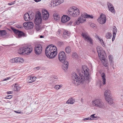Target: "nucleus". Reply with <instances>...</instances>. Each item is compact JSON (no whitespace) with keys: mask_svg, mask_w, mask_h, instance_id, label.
Instances as JSON below:
<instances>
[{"mask_svg":"<svg viewBox=\"0 0 123 123\" xmlns=\"http://www.w3.org/2000/svg\"><path fill=\"white\" fill-rule=\"evenodd\" d=\"M11 29L13 32L18 36V37L20 38L25 36V34L22 31L17 30L13 28L12 27Z\"/></svg>","mask_w":123,"mask_h":123,"instance_id":"11","label":"nucleus"},{"mask_svg":"<svg viewBox=\"0 0 123 123\" xmlns=\"http://www.w3.org/2000/svg\"><path fill=\"white\" fill-rule=\"evenodd\" d=\"M97 50L99 58L100 59L102 64L105 67L108 66L109 65L108 61L105 59V52L103 50L102 48L99 46L97 47Z\"/></svg>","mask_w":123,"mask_h":123,"instance_id":"3","label":"nucleus"},{"mask_svg":"<svg viewBox=\"0 0 123 123\" xmlns=\"http://www.w3.org/2000/svg\"><path fill=\"white\" fill-rule=\"evenodd\" d=\"M97 37L101 42H102L103 41V40L102 39H101L100 38H99L98 36H97Z\"/></svg>","mask_w":123,"mask_h":123,"instance_id":"51","label":"nucleus"},{"mask_svg":"<svg viewBox=\"0 0 123 123\" xmlns=\"http://www.w3.org/2000/svg\"><path fill=\"white\" fill-rule=\"evenodd\" d=\"M12 3H12H8V5H13V4H14L13 3Z\"/></svg>","mask_w":123,"mask_h":123,"instance_id":"55","label":"nucleus"},{"mask_svg":"<svg viewBox=\"0 0 123 123\" xmlns=\"http://www.w3.org/2000/svg\"><path fill=\"white\" fill-rule=\"evenodd\" d=\"M101 76L103 81L102 82V81H101L100 82L99 84L100 87H101V86H103V85H104L106 84L105 79V76L104 73H102L101 74Z\"/></svg>","mask_w":123,"mask_h":123,"instance_id":"15","label":"nucleus"},{"mask_svg":"<svg viewBox=\"0 0 123 123\" xmlns=\"http://www.w3.org/2000/svg\"><path fill=\"white\" fill-rule=\"evenodd\" d=\"M101 44L103 47H104L105 46V45L104 44V43L103 41L102 42H101Z\"/></svg>","mask_w":123,"mask_h":123,"instance_id":"53","label":"nucleus"},{"mask_svg":"<svg viewBox=\"0 0 123 123\" xmlns=\"http://www.w3.org/2000/svg\"><path fill=\"white\" fill-rule=\"evenodd\" d=\"M16 62L18 63H22L24 61L23 59L21 57H16Z\"/></svg>","mask_w":123,"mask_h":123,"instance_id":"29","label":"nucleus"},{"mask_svg":"<svg viewBox=\"0 0 123 123\" xmlns=\"http://www.w3.org/2000/svg\"><path fill=\"white\" fill-rule=\"evenodd\" d=\"M58 44L59 45H61L63 44V42H59L58 43Z\"/></svg>","mask_w":123,"mask_h":123,"instance_id":"48","label":"nucleus"},{"mask_svg":"<svg viewBox=\"0 0 123 123\" xmlns=\"http://www.w3.org/2000/svg\"><path fill=\"white\" fill-rule=\"evenodd\" d=\"M36 29L37 31H39L41 29L40 26L39 25H36Z\"/></svg>","mask_w":123,"mask_h":123,"instance_id":"34","label":"nucleus"},{"mask_svg":"<svg viewBox=\"0 0 123 123\" xmlns=\"http://www.w3.org/2000/svg\"><path fill=\"white\" fill-rule=\"evenodd\" d=\"M43 37V36H42V35H41L40 36V38H43V37Z\"/></svg>","mask_w":123,"mask_h":123,"instance_id":"58","label":"nucleus"},{"mask_svg":"<svg viewBox=\"0 0 123 123\" xmlns=\"http://www.w3.org/2000/svg\"><path fill=\"white\" fill-rule=\"evenodd\" d=\"M10 79H11V78L10 77L7 78L6 79H4V80H3V81H5L7 80Z\"/></svg>","mask_w":123,"mask_h":123,"instance_id":"50","label":"nucleus"},{"mask_svg":"<svg viewBox=\"0 0 123 123\" xmlns=\"http://www.w3.org/2000/svg\"><path fill=\"white\" fill-rule=\"evenodd\" d=\"M110 66L112 67L113 68V69H114V62L113 61H111V62H110Z\"/></svg>","mask_w":123,"mask_h":123,"instance_id":"42","label":"nucleus"},{"mask_svg":"<svg viewBox=\"0 0 123 123\" xmlns=\"http://www.w3.org/2000/svg\"><path fill=\"white\" fill-rule=\"evenodd\" d=\"M70 20V18L67 15H63L61 18V21L62 23H65Z\"/></svg>","mask_w":123,"mask_h":123,"instance_id":"16","label":"nucleus"},{"mask_svg":"<svg viewBox=\"0 0 123 123\" xmlns=\"http://www.w3.org/2000/svg\"><path fill=\"white\" fill-rule=\"evenodd\" d=\"M70 35V33L68 31L65 30L64 31L63 33V37H64L65 35H66L67 36H69Z\"/></svg>","mask_w":123,"mask_h":123,"instance_id":"30","label":"nucleus"},{"mask_svg":"<svg viewBox=\"0 0 123 123\" xmlns=\"http://www.w3.org/2000/svg\"><path fill=\"white\" fill-rule=\"evenodd\" d=\"M58 2H59V3H60V4L62 3L64 1L63 0H57Z\"/></svg>","mask_w":123,"mask_h":123,"instance_id":"49","label":"nucleus"},{"mask_svg":"<svg viewBox=\"0 0 123 123\" xmlns=\"http://www.w3.org/2000/svg\"><path fill=\"white\" fill-rule=\"evenodd\" d=\"M74 22L72 21H70L68 23H67L66 24L67 25L70 26L71 25L73 26V25L72 24V23Z\"/></svg>","mask_w":123,"mask_h":123,"instance_id":"35","label":"nucleus"},{"mask_svg":"<svg viewBox=\"0 0 123 123\" xmlns=\"http://www.w3.org/2000/svg\"><path fill=\"white\" fill-rule=\"evenodd\" d=\"M61 31L60 30H59L57 31V34H59L60 33V32Z\"/></svg>","mask_w":123,"mask_h":123,"instance_id":"56","label":"nucleus"},{"mask_svg":"<svg viewBox=\"0 0 123 123\" xmlns=\"http://www.w3.org/2000/svg\"><path fill=\"white\" fill-rule=\"evenodd\" d=\"M58 59L61 62H63L66 59L65 53L63 51L60 52L58 55Z\"/></svg>","mask_w":123,"mask_h":123,"instance_id":"8","label":"nucleus"},{"mask_svg":"<svg viewBox=\"0 0 123 123\" xmlns=\"http://www.w3.org/2000/svg\"><path fill=\"white\" fill-rule=\"evenodd\" d=\"M16 60L17 59H16V58L12 59H11L10 60V62L12 63H16Z\"/></svg>","mask_w":123,"mask_h":123,"instance_id":"33","label":"nucleus"},{"mask_svg":"<svg viewBox=\"0 0 123 123\" xmlns=\"http://www.w3.org/2000/svg\"><path fill=\"white\" fill-rule=\"evenodd\" d=\"M117 30L115 26L114 27V28H113V35L115 36L116 34V33L117 32Z\"/></svg>","mask_w":123,"mask_h":123,"instance_id":"32","label":"nucleus"},{"mask_svg":"<svg viewBox=\"0 0 123 123\" xmlns=\"http://www.w3.org/2000/svg\"><path fill=\"white\" fill-rule=\"evenodd\" d=\"M62 86L61 85H56L55 86L54 88L55 89L57 90L60 89Z\"/></svg>","mask_w":123,"mask_h":123,"instance_id":"36","label":"nucleus"},{"mask_svg":"<svg viewBox=\"0 0 123 123\" xmlns=\"http://www.w3.org/2000/svg\"><path fill=\"white\" fill-rule=\"evenodd\" d=\"M24 18L25 21H29L30 20V17L27 13H26L24 15Z\"/></svg>","mask_w":123,"mask_h":123,"instance_id":"20","label":"nucleus"},{"mask_svg":"<svg viewBox=\"0 0 123 123\" xmlns=\"http://www.w3.org/2000/svg\"><path fill=\"white\" fill-rule=\"evenodd\" d=\"M93 105L98 108L104 109L106 106L104 103L100 99H95L92 101Z\"/></svg>","mask_w":123,"mask_h":123,"instance_id":"6","label":"nucleus"},{"mask_svg":"<svg viewBox=\"0 0 123 123\" xmlns=\"http://www.w3.org/2000/svg\"><path fill=\"white\" fill-rule=\"evenodd\" d=\"M56 1L55 0H52L51 1V4L53 5V7H54L55 6H54V5L56 3Z\"/></svg>","mask_w":123,"mask_h":123,"instance_id":"40","label":"nucleus"},{"mask_svg":"<svg viewBox=\"0 0 123 123\" xmlns=\"http://www.w3.org/2000/svg\"><path fill=\"white\" fill-rule=\"evenodd\" d=\"M42 51V46L41 45H38L35 47V52L36 54L39 55Z\"/></svg>","mask_w":123,"mask_h":123,"instance_id":"13","label":"nucleus"},{"mask_svg":"<svg viewBox=\"0 0 123 123\" xmlns=\"http://www.w3.org/2000/svg\"><path fill=\"white\" fill-rule=\"evenodd\" d=\"M15 111V112H16V113H21L18 112V111Z\"/></svg>","mask_w":123,"mask_h":123,"instance_id":"59","label":"nucleus"},{"mask_svg":"<svg viewBox=\"0 0 123 123\" xmlns=\"http://www.w3.org/2000/svg\"><path fill=\"white\" fill-rule=\"evenodd\" d=\"M27 24H28V22H27L26 23H23V25L25 27H26V28H27Z\"/></svg>","mask_w":123,"mask_h":123,"instance_id":"45","label":"nucleus"},{"mask_svg":"<svg viewBox=\"0 0 123 123\" xmlns=\"http://www.w3.org/2000/svg\"><path fill=\"white\" fill-rule=\"evenodd\" d=\"M27 28L30 29H32L33 27V23L31 22H28Z\"/></svg>","mask_w":123,"mask_h":123,"instance_id":"23","label":"nucleus"},{"mask_svg":"<svg viewBox=\"0 0 123 123\" xmlns=\"http://www.w3.org/2000/svg\"><path fill=\"white\" fill-rule=\"evenodd\" d=\"M12 95H8L6 96L5 97V98L6 99H9L11 98L12 97Z\"/></svg>","mask_w":123,"mask_h":123,"instance_id":"43","label":"nucleus"},{"mask_svg":"<svg viewBox=\"0 0 123 123\" xmlns=\"http://www.w3.org/2000/svg\"><path fill=\"white\" fill-rule=\"evenodd\" d=\"M104 96L106 100L109 104H111L113 103V99L110 90L108 89L106 90L104 93Z\"/></svg>","mask_w":123,"mask_h":123,"instance_id":"7","label":"nucleus"},{"mask_svg":"<svg viewBox=\"0 0 123 123\" xmlns=\"http://www.w3.org/2000/svg\"><path fill=\"white\" fill-rule=\"evenodd\" d=\"M95 115V114H94L90 116L91 118H93V119H95V118H97V117L96 116H94Z\"/></svg>","mask_w":123,"mask_h":123,"instance_id":"39","label":"nucleus"},{"mask_svg":"<svg viewBox=\"0 0 123 123\" xmlns=\"http://www.w3.org/2000/svg\"><path fill=\"white\" fill-rule=\"evenodd\" d=\"M92 120V119L91 117L85 118L83 119L84 120Z\"/></svg>","mask_w":123,"mask_h":123,"instance_id":"46","label":"nucleus"},{"mask_svg":"<svg viewBox=\"0 0 123 123\" xmlns=\"http://www.w3.org/2000/svg\"><path fill=\"white\" fill-rule=\"evenodd\" d=\"M42 14L43 19L44 20H46L48 19L49 17V14L46 9L43 10Z\"/></svg>","mask_w":123,"mask_h":123,"instance_id":"12","label":"nucleus"},{"mask_svg":"<svg viewBox=\"0 0 123 123\" xmlns=\"http://www.w3.org/2000/svg\"><path fill=\"white\" fill-rule=\"evenodd\" d=\"M6 34V32L5 30H0V36L4 37Z\"/></svg>","mask_w":123,"mask_h":123,"instance_id":"24","label":"nucleus"},{"mask_svg":"<svg viewBox=\"0 0 123 123\" xmlns=\"http://www.w3.org/2000/svg\"><path fill=\"white\" fill-rule=\"evenodd\" d=\"M12 92V91H11V92H7V94H10L11 93H11V92Z\"/></svg>","mask_w":123,"mask_h":123,"instance_id":"57","label":"nucleus"},{"mask_svg":"<svg viewBox=\"0 0 123 123\" xmlns=\"http://www.w3.org/2000/svg\"><path fill=\"white\" fill-rule=\"evenodd\" d=\"M109 60L110 62L113 61V58L112 56L111 55H110L109 56Z\"/></svg>","mask_w":123,"mask_h":123,"instance_id":"41","label":"nucleus"},{"mask_svg":"<svg viewBox=\"0 0 123 123\" xmlns=\"http://www.w3.org/2000/svg\"><path fill=\"white\" fill-rule=\"evenodd\" d=\"M81 35L85 39H86L87 37H88L89 36L87 33L85 31H84L82 32Z\"/></svg>","mask_w":123,"mask_h":123,"instance_id":"26","label":"nucleus"},{"mask_svg":"<svg viewBox=\"0 0 123 123\" xmlns=\"http://www.w3.org/2000/svg\"><path fill=\"white\" fill-rule=\"evenodd\" d=\"M36 79V77L30 76L28 77V82L29 83H31L35 81Z\"/></svg>","mask_w":123,"mask_h":123,"instance_id":"19","label":"nucleus"},{"mask_svg":"<svg viewBox=\"0 0 123 123\" xmlns=\"http://www.w3.org/2000/svg\"><path fill=\"white\" fill-rule=\"evenodd\" d=\"M24 46L20 47L18 51V53L20 54H23V53L25 52Z\"/></svg>","mask_w":123,"mask_h":123,"instance_id":"22","label":"nucleus"},{"mask_svg":"<svg viewBox=\"0 0 123 123\" xmlns=\"http://www.w3.org/2000/svg\"><path fill=\"white\" fill-rule=\"evenodd\" d=\"M67 13L69 15L73 17L77 16L80 13L79 9L74 6L71 7L68 9Z\"/></svg>","mask_w":123,"mask_h":123,"instance_id":"4","label":"nucleus"},{"mask_svg":"<svg viewBox=\"0 0 123 123\" xmlns=\"http://www.w3.org/2000/svg\"><path fill=\"white\" fill-rule=\"evenodd\" d=\"M15 90L17 91H18L20 89V87L18 86H15Z\"/></svg>","mask_w":123,"mask_h":123,"instance_id":"37","label":"nucleus"},{"mask_svg":"<svg viewBox=\"0 0 123 123\" xmlns=\"http://www.w3.org/2000/svg\"><path fill=\"white\" fill-rule=\"evenodd\" d=\"M65 50L67 53L68 54L70 53L71 50L70 47L69 46H67L65 48Z\"/></svg>","mask_w":123,"mask_h":123,"instance_id":"27","label":"nucleus"},{"mask_svg":"<svg viewBox=\"0 0 123 123\" xmlns=\"http://www.w3.org/2000/svg\"><path fill=\"white\" fill-rule=\"evenodd\" d=\"M74 100L72 98H70L67 101L66 103L68 104H72L74 102Z\"/></svg>","mask_w":123,"mask_h":123,"instance_id":"25","label":"nucleus"},{"mask_svg":"<svg viewBox=\"0 0 123 123\" xmlns=\"http://www.w3.org/2000/svg\"><path fill=\"white\" fill-rule=\"evenodd\" d=\"M24 51L25 54L28 55L30 54L32 50V49L31 47H28L27 46H24Z\"/></svg>","mask_w":123,"mask_h":123,"instance_id":"14","label":"nucleus"},{"mask_svg":"<svg viewBox=\"0 0 123 123\" xmlns=\"http://www.w3.org/2000/svg\"><path fill=\"white\" fill-rule=\"evenodd\" d=\"M42 22L41 14L40 12L36 14L35 16V19L34 20V23L36 25H39Z\"/></svg>","mask_w":123,"mask_h":123,"instance_id":"9","label":"nucleus"},{"mask_svg":"<svg viewBox=\"0 0 123 123\" xmlns=\"http://www.w3.org/2000/svg\"><path fill=\"white\" fill-rule=\"evenodd\" d=\"M41 1V0H34V1L36 2H40Z\"/></svg>","mask_w":123,"mask_h":123,"instance_id":"54","label":"nucleus"},{"mask_svg":"<svg viewBox=\"0 0 123 123\" xmlns=\"http://www.w3.org/2000/svg\"><path fill=\"white\" fill-rule=\"evenodd\" d=\"M62 63V68L64 70H67L68 68V62L66 61L65 60Z\"/></svg>","mask_w":123,"mask_h":123,"instance_id":"18","label":"nucleus"},{"mask_svg":"<svg viewBox=\"0 0 123 123\" xmlns=\"http://www.w3.org/2000/svg\"><path fill=\"white\" fill-rule=\"evenodd\" d=\"M56 1L55 5H54V6H56L60 4V3H59V2H58L57 0H55Z\"/></svg>","mask_w":123,"mask_h":123,"instance_id":"44","label":"nucleus"},{"mask_svg":"<svg viewBox=\"0 0 123 123\" xmlns=\"http://www.w3.org/2000/svg\"><path fill=\"white\" fill-rule=\"evenodd\" d=\"M93 17L92 16L87 14L86 13H83L81 14V16L79 17L76 21L75 24L78 25L80 23H82L86 21V18H92Z\"/></svg>","mask_w":123,"mask_h":123,"instance_id":"5","label":"nucleus"},{"mask_svg":"<svg viewBox=\"0 0 123 123\" xmlns=\"http://www.w3.org/2000/svg\"><path fill=\"white\" fill-rule=\"evenodd\" d=\"M56 47L53 45H49L46 47L45 50L46 56L49 58H54L57 54Z\"/></svg>","mask_w":123,"mask_h":123,"instance_id":"2","label":"nucleus"},{"mask_svg":"<svg viewBox=\"0 0 123 123\" xmlns=\"http://www.w3.org/2000/svg\"><path fill=\"white\" fill-rule=\"evenodd\" d=\"M39 69H40L39 67H37L34 68V70H39Z\"/></svg>","mask_w":123,"mask_h":123,"instance_id":"47","label":"nucleus"},{"mask_svg":"<svg viewBox=\"0 0 123 123\" xmlns=\"http://www.w3.org/2000/svg\"><path fill=\"white\" fill-rule=\"evenodd\" d=\"M97 20L98 22L101 24H103L105 23L106 21L105 15L103 14H101Z\"/></svg>","mask_w":123,"mask_h":123,"instance_id":"10","label":"nucleus"},{"mask_svg":"<svg viewBox=\"0 0 123 123\" xmlns=\"http://www.w3.org/2000/svg\"><path fill=\"white\" fill-rule=\"evenodd\" d=\"M89 69L83 65L82 66L81 70L82 73L84 75V76L83 74L79 72L78 74L75 72L73 73L72 75V82L76 86L80 85L81 83H83L86 80H89L90 76L89 74Z\"/></svg>","mask_w":123,"mask_h":123,"instance_id":"1","label":"nucleus"},{"mask_svg":"<svg viewBox=\"0 0 123 123\" xmlns=\"http://www.w3.org/2000/svg\"><path fill=\"white\" fill-rule=\"evenodd\" d=\"M72 56L73 58H77L78 57V55L76 53H73Z\"/></svg>","mask_w":123,"mask_h":123,"instance_id":"38","label":"nucleus"},{"mask_svg":"<svg viewBox=\"0 0 123 123\" xmlns=\"http://www.w3.org/2000/svg\"><path fill=\"white\" fill-rule=\"evenodd\" d=\"M113 38L112 39V41H113L114 40L115 38V36L113 35Z\"/></svg>","mask_w":123,"mask_h":123,"instance_id":"52","label":"nucleus"},{"mask_svg":"<svg viewBox=\"0 0 123 123\" xmlns=\"http://www.w3.org/2000/svg\"><path fill=\"white\" fill-rule=\"evenodd\" d=\"M105 37L107 39L111 38L112 37L111 34L109 32H108L106 34Z\"/></svg>","mask_w":123,"mask_h":123,"instance_id":"31","label":"nucleus"},{"mask_svg":"<svg viewBox=\"0 0 123 123\" xmlns=\"http://www.w3.org/2000/svg\"><path fill=\"white\" fill-rule=\"evenodd\" d=\"M85 40L91 44H93V40L89 36L88 37H87L86 39H85Z\"/></svg>","mask_w":123,"mask_h":123,"instance_id":"21","label":"nucleus"},{"mask_svg":"<svg viewBox=\"0 0 123 123\" xmlns=\"http://www.w3.org/2000/svg\"><path fill=\"white\" fill-rule=\"evenodd\" d=\"M108 7L110 11L112 13H115V11L114 9V7L111 4L108 2L107 3Z\"/></svg>","mask_w":123,"mask_h":123,"instance_id":"17","label":"nucleus"},{"mask_svg":"<svg viewBox=\"0 0 123 123\" xmlns=\"http://www.w3.org/2000/svg\"><path fill=\"white\" fill-rule=\"evenodd\" d=\"M54 19L56 21L59 20L60 18V16L57 14H54L53 15Z\"/></svg>","mask_w":123,"mask_h":123,"instance_id":"28","label":"nucleus"}]
</instances>
